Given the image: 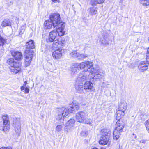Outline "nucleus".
<instances>
[{
  "label": "nucleus",
  "mask_w": 149,
  "mask_h": 149,
  "mask_svg": "<svg viewBox=\"0 0 149 149\" xmlns=\"http://www.w3.org/2000/svg\"><path fill=\"white\" fill-rule=\"evenodd\" d=\"M93 63L90 61H86L79 64V68L81 69H84L82 72L84 73L91 74L93 75L92 78L100 79L104 76V72L102 70L96 69L92 68Z\"/></svg>",
  "instance_id": "1"
},
{
  "label": "nucleus",
  "mask_w": 149,
  "mask_h": 149,
  "mask_svg": "<svg viewBox=\"0 0 149 149\" xmlns=\"http://www.w3.org/2000/svg\"><path fill=\"white\" fill-rule=\"evenodd\" d=\"M26 50L24 56H25V63L26 66L29 65L32 60L34 52L32 49L35 48L34 42L30 40L25 45Z\"/></svg>",
  "instance_id": "2"
},
{
  "label": "nucleus",
  "mask_w": 149,
  "mask_h": 149,
  "mask_svg": "<svg viewBox=\"0 0 149 149\" xmlns=\"http://www.w3.org/2000/svg\"><path fill=\"white\" fill-rule=\"evenodd\" d=\"M49 20L46 21L44 23L45 28L50 29L53 26L55 28L58 22H60V17L58 13H54L51 15L49 17Z\"/></svg>",
  "instance_id": "3"
},
{
  "label": "nucleus",
  "mask_w": 149,
  "mask_h": 149,
  "mask_svg": "<svg viewBox=\"0 0 149 149\" xmlns=\"http://www.w3.org/2000/svg\"><path fill=\"white\" fill-rule=\"evenodd\" d=\"M7 63L11 66L10 70L11 72L16 74L21 70V64L19 62L15 61L13 58H10L7 61Z\"/></svg>",
  "instance_id": "4"
},
{
  "label": "nucleus",
  "mask_w": 149,
  "mask_h": 149,
  "mask_svg": "<svg viewBox=\"0 0 149 149\" xmlns=\"http://www.w3.org/2000/svg\"><path fill=\"white\" fill-rule=\"evenodd\" d=\"M91 77H93V75L91 74L85 73L83 72H81L77 78L76 82L78 84H84H84L88 80H90L91 81L92 79H95L92 78Z\"/></svg>",
  "instance_id": "5"
},
{
  "label": "nucleus",
  "mask_w": 149,
  "mask_h": 149,
  "mask_svg": "<svg viewBox=\"0 0 149 149\" xmlns=\"http://www.w3.org/2000/svg\"><path fill=\"white\" fill-rule=\"evenodd\" d=\"M86 113L82 111L78 112L76 114V118L77 122L87 124H90L89 119L86 118Z\"/></svg>",
  "instance_id": "6"
},
{
  "label": "nucleus",
  "mask_w": 149,
  "mask_h": 149,
  "mask_svg": "<svg viewBox=\"0 0 149 149\" xmlns=\"http://www.w3.org/2000/svg\"><path fill=\"white\" fill-rule=\"evenodd\" d=\"M70 112V109L64 107L58 108L57 111L56 119L63 120V118L67 116Z\"/></svg>",
  "instance_id": "7"
},
{
  "label": "nucleus",
  "mask_w": 149,
  "mask_h": 149,
  "mask_svg": "<svg viewBox=\"0 0 149 149\" xmlns=\"http://www.w3.org/2000/svg\"><path fill=\"white\" fill-rule=\"evenodd\" d=\"M65 26V23L61 21L60 20V22L57 24V25L55 28L56 29V31L57 34H58V36H61L64 35L65 33L64 30V28Z\"/></svg>",
  "instance_id": "8"
},
{
  "label": "nucleus",
  "mask_w": 149,
  "mask_h": 149,
  "mask_svg": "<svg viewBox=\"0 0 149 149\" xmlns=\"http://www.w3.org/2000/svg\"><path fill=\"white\" fill-rule=\"evenodd\" d=\"M20 119L16 118L13 122V126L15 128V131L17 135L19 136L21 132Z\"/></svg>",
  "instance_id": "9"
},
{
  "label": "nucleus",
  "mask_w": 149,
  "mask_h": 149,
  "mask_svg": "<svg viewBox=\"0 0 149 149\" xmlns=\"http://www.w3.org/2000/svg\"><path fill=\"white\" fill-rule=\"evenodd\" d=\"M2 118L3 124V130L4 132H8L10 128L8 117V116L6 115L3 116Z\"/></svg>",
  "instance_id": "10"
},
{
  "label": "nucleus",
  "mask_w": 149,
  "mask_h": 149,
  "mask_svg": "<svg viewBox=\"0 0 149 149\" xmlns=\"http://www.w3.org/2000/svg\"><path fill=\"white\" fill-rule=\"evenodd\" d=\"M75 122L74 119H71L66 123L65 128L67 132H70L73 129Z\"/></svg>",
  "instance_id": "11"
},
{
  "label": "nucleus",
  "mask_w": 149,
  "mask_h": 149,
  "mask_svg": "<svg viewBox=\"0 0 149 149\" xmlns=\"http://www.w3.org/2000/svg\"><path fill=\"white\" fill-rule=\"evenodd\" d=\"M58 36L56 31L54 30L52 31L49 33L48 38L46 40V41L48 43L52 42L58 40Z\"/></svg>",
  "instance_id": "12"
},
{
  "label": "nucleus",
  "mask_w": 149,
  "mask_h": 149,
  "mask_svg": "<svg viewBox=\"0 0 149 149\" xmlns=\"http://www.w3.org/2000/svg\"><path fill=\"white\" fill-rule=\"evenodd\" d=\"M64 50L62 49H58L53 52L52 54V56L54 59L58 60L61 58L63 53Z\"/></svg>",
  "instance_id": "13"
},
{
  "label": "nucleus",
  "mask_w": 149,
  "mask_h": 149,
  "mask_svg": "<svg viewBox=\"0 0 149 149\" xmlns=\"http://www.w3.org/2000/svg\"><path fill=\"white\" fill-rule=\"evenodd\" d=\"M65 43V41L64 38L62 39L61 41L56 40L52 44V47L54 48L61 47L64 46Z\"/></svg>",
  "instance_id": "14"
},
{
  "label": "nucleus",
  "mask_w": 149,
  "mask_h": 149,
  "mask_svg": "<svg viewBox=\"0 0 149 149\" xmlns=\"http://www.w3.org/2000/svg\"><path fill=\"white\" fill-rule=\"evenodd\" d=\"M11 54L16 60L20 61L22 58V53L18 51H13L11 52Z\"/></svg>",
  "instance_id": "15"
},
{
  "label": "nucleus",
  "mask_w": 149,
  "mask_h": 149,
  "mask_svg": "<svg viewBox=\"0 0 149 149\" xmlns=\"http://www.w3.org/2000/svg\"><path fill=\"white\" fill-rule=\"evenodd\" d=\"M91 81H93L91 80ZM83 85L84 89L87 92L91 91L93 88V83L89 81L86 82L84 84H83Z\"/></svg>",
  "instance_id": "16"
},
{
  "label": "nucleus",
  "mask_w": 149,
  "mask_h": 149,
  "mask_svg": "<svg viewBox=\"0 0 149 149\" xmlns=\"http://www.w3.org/2000/svg\"><path fill=\"white\" fill-rule=\"evenodd\" d=\"M118 120L116 123V127L114 130H116L118 132H121L123 131L124 128L123 123L122 121L120 120Z\"/></svg>",
  "instance_id": "17"
},
{
  "label": "nucleus",
  "mask_w": 149,
  "mask_h": 149,
  "mask_svg": "<svg viewBox=\"0 0 149 149\" xmlns=\"http://www.w3.org/2000/svg\"><path fill=\"white\" fill-rule=\"evenodd\" d=\"M75 88L77 92L80 93H84V88L83 84H78L76 82L75 84Z\"/></svg>",
  "instance_id": "18"
},
{
  "label": "nucleus",
  "mask_w": 149,
  "mask_h": 149,
  "mask_svg": "<svg viewBox=\"0 0 149 149\" xmlns=\"http://www.w3.org/2000/svg\"><path fill=\"white\" fill-rule=\"evenodd\" d=\"M100 42L103 46H107L109 44L108 38L107 36H104L101 38L100 40Z\"/></svg>",
  "instance_id": "19"
},
{
  "label": "nucleus",
  "mask_w": 149,
  "mask_h": 149,
  "mask_svg": "<svg viewBox=\"0 0 149 149\" xmlns=\"http://www.w3.org/2000/svg\"><path fill=\"white\" fill-rule=\"evenodd\" d=\"M102 136H103L110 138L111 136V132L108 129H103L101 130Z\"/></svg>",
  "instance_id": "20"
},
{
  "label": "nucleus",
  "mask_w": 149,
  "mask_h": 149,
  "mask_svg": "<svg viewBox=\"0 0 149 149\" xmlns=\"http://www.w3.org/2000/svg\"><path fill=\"white\" fill-rule=\"evenodd\" d=\"M127 104L125 102L121 101L118 104V109L125 111L127 109Z\"/></svg>",
  "instance_id": "21"
},
{
  "label": "nucleus",
  "mask_w": 149,
  "mask_h": 149,
  "mask_svg": "<svg viewBox=\"0 0 149 149\" xmlns=\"http://www.w3.org/2000/svg\"><path fill=\"white\" fill-rule=\"evenodd\" d=\"M12 21L8 19H4L2 22L1 25L4 27L11 26Z\"/></svg>",
  "instance_id": "22"
},
{
  "label": "nucleus",
  "mask_w": 149,
  "mask_h": 149,
  "mask_svg": "<svg viewBox=\"0 0 149 149\" xmlns=\"http://www.w3.org/2000/svg\"><path fill=\"white\" fill-rule=\"evenodd\" d=\"M110 140V138L103 136H101L99 141L100 144L105 145L107 144Z\"/></svg>",
  "instance_id": "23"
},
{
  "label": "nucleus",
  "mask_w": 149,
  "mask_h": 149,
  "mask_svg": "<svg viewBox=\"0 0 149 149\" xmlns=\"http://www.w3.org/2000/svg\"><path fill=\"white\" fill-rule=\"evenodd\" d=\"M125 111L118 110L116 112V118L117 120H120L125 115Z\"/></svg>",
  "instance_id": "24"
},
{
  "label": "nucleus",
  "mask_w": 149,
  "mask_h": 149,
  "mask_svg": "<svg viewBox=\"0 0 149 149\" xmlns=\"http://www.w3.org/2000/svg\"><path fill=\"white\" fill-rule=\"evenodd\" d=\"M88 11L89 14L93 16L97 13V8L94 7H91L88 9Z\"/></svg>",
  "instance_id": "25"
},
{
  "label": "nucleus",
  "mask_w": 149,
  "mask_h": 149,
  "mask_svg": "<svg viewBox=\"0 0 149 149\" xmlns=\"http://www.w3.org/2000/svg\"><path fill=\"white\" fill-rule=\"evenodd\" d=\"M74 67H73L72 69V71L73 74H75L79 71V63H75L74 64Z\"/></svg>",
  "instance_id": "26"
},
{
  "label": "nucleus",
  "mask_w": 149,
  "mask_h": 149,
  "mask_svg": "<svg viewBox=\"0 0 149 149\" xmlns=\"http://www.w3.org/2000/svg\"><path fill=\"white\" fill-rule=\"evenodd\" d=\"M105 0H91V3L92 6H94L98 4L103 3Z\"/></svg>",
  "instance_id": "27"
},
{
  "label": "nucleus",
  "mask_w": 149,
  "mask_h": 149,
  "mask_svg": "<svg viewBox=\"0 0 149 149\" xmlns=\"http://www.w3.org/2000/svg\"><path fill=\"white\" fill-rule=\"evenodd\" d=\"M70 107L72 109L70 110L71 111H73L74 110H78L79 108V104L77 103H73L71 104Z\"/></svg>",
  "instance_id": "28"
},
{
  "label": "nucleus",
  "mask_w": 149,
  "mask_h": 149,
  "mask_svg": "<svg viewBox=\"0 0 149 149\" xmlns=\"http://www.w3.org/2000/svg\"><path fill=\"white\" fill-rule=\"evenodd\" d=\"M120 133L118 132V131H116V130H114L113 133V138L114 139L117 140L120 135Z\"/></svg>",
  "instance_id": "29"
},
{
  "label": "nucleus",
  "mask_w": 149,
  "mask_h": 149,
  "mask_svg": "<svg viewBox=\"0 0 149 149\" xmlns=\"http://www.w3.org/2000/svg\"><path fill=\"white\" fill-rule=\"evenodd\" d=\"M78 59L80 60H83L86 58L88 56V55L87 54H80L79 53Z\"/></svg>",
  "instance_id": "30"
},
{
  "label": "nucleus",
  "mask_w": 149,
  "mask_h": 149,
  "mask_svg": "<svg viewBox=\"0 0 149 149\" xmlns=\"http://www.w3.org/2000/svg\"><path fill=\"white\" fill-rule=\"evenodd\" d=\"M79 53L77 52L76 51H74L70 53L71 56L74 58H78Z\"/></svg>",
  "instance_id": "31"
},
{
  "label": "nucleus",
  "mask_w": 149,
  "mask_h": 149,
  "mask_svg": "<svg viewBox=\"0 0 149 149\" xmlns=\"http://www.w3.org/2000/svg\"><path fill=\"white\" fill-rule=\"evenodd\" d=\"M149 62L147 61V60L146 61H141L140 62L138 66L142 67H148V62Z\"/></svg>",
  "instance_id": "32"
},
{
  "label": "nucleus",
  "mask_w": 149,
  "mask_h": 149,
  "mask_svg": "<svg viewBox=\"0 0 149 149\" xmlns=\"http://www.w3.org/2000/svg\"><path fill=\"white\" fill-rule=\"evenodd\" d=\"M140 2L143 5H149V0H140Z\"/></svg>",
  "instance_id": "33"
},
{
  "label": "nucleus",
  "mask_w": 149,
  "mask_h": 149,
  "mask_svg": "<svg viewBox=\"0 0 149 149\" xmlns=\"http://www.w3.org/2000/svg\"><path fill=\"white\" fill-rule=\"evenodd\" d=\"M138 68L139 71L141 72H143L148 69V67H142L138 66Z\"/></svg>",
  "instance_id": "34"
},
{
  "label": "nucleus",
  "mask_w": 149,
  "mask_h": 149,
  "mask_svg": "<svg viewBox=\"0 0 149 149\" xmlns=\"http://www.w3.org/2000/svg\"><path fill=\"white\" fill-rule=\"evenodd\" d=\"M88 134V132L86 131H83L80 133V135L82 136L86 137Z\"/></svg>",
  "instance_id": "35"
},
{
  "label": "nucleus",
  "mask_w": 149,
  "mask_h": 149,
  "mask_svg": "<svg viewBox=\"0 0 149 149\" xmlns=\"http://www.w3.org/2000/svg\"><path fill=\"white\" fill-rule=\"evenodd\" d=\"M5 40L0 36V46H3Z\"/></svg>",
  "instance_id": "36"
},
{
  "label": "nucleus",
  "mask_w": 149,
  "mask_h": 149,
  "mask_svg": "<svg viewBox=\"0 0 149 149\" xmlns=\"http://www.w3.org/2000/svg\"><path fill=\"white\" fill-rule=\"evenodd\" d=\"M145 124L147 130L149 133V119L147 120L145 122Z\"/></svg>",
  "instance_id": "37"
},
{
  "label": "nucleus",
  "mask_w": 149,
  "mask_h": 149,
  "mask_svg": "<svg viewBox=\"0 0 149 149\" xmlns=\"http://www.w3.org/2000/svg\"><path fill=\"white\" fill-rule=\"evenodd\" d=\"M62 128V126L61 125H58L56 128V130L58 132L60 131Z\"/></svg>",
  "instance_id": "38"
},
{
  "label": "nucleus",
  "mask_w": 149,
  "mask_h": 149,
  "mask_svg": "<svg viewBox=\"0 0 149 149\" xmlns=\"http://www.w3.org/2000/svg\"><path fill=\"white\" fill-rule=\"evenodd\" d=\"M146 60L149 62V48L148 49L147 53L146 55Z\"/></svg>",
  "instance_id": "39"
},
{
  "label": "nucleus",
  "mask_w": 149,
  "mask_h": 149,
  "mask_svg": "<svg viewBox=\"0 0 149 149\" xmlns=\"http://www.w3.org/2000/svg\"><path fill=\"white\" fill-rule=\"evenodd\" d=\"M29 90L27 87H26L25 88V93L27 94L29 93Z\"/></svg>",
  "instance_id": "40"
},
{
  "label": "nucleus",
  "mask_w": 149,
  "mask_h": 149,
  "mask_svg": "<svg viewBox=\"0 0 149 149\" xmlns=\"http://www.w3.org/2000/svg\"><path fill=\"white\" fill-rule=\"evenodd\" d=\"M146 141H147L146 140L142 139V140H141L140 141V143H145L146 142Z\"/></svg>",
  "instance_id": "41"
},
{
  "label": "nucleus",
  "mask_w": 149,
  "mask_h": 149,
  "mask_svg": "<svg viewBox=\"0 0 149 149\" xmlns=\"http://www.w3.org/2000/svg\"><path fill=\"white\" fill-rule=\"evenodd\" d=\"M52 1L54 2V3H56V2H60V0H52Z\"/></svg>",
  "instance_id": "42"
},
{
  "label": "nucleus",
  "mask_w": 149,
  "mask_h": 149,
  "mask_svg": "<svg viewBox=\"0 0 149 149\" xmlns=\"http://www.w3.org/2000/svg\"><path fill=\"white\" fill-rule=\"evenodd\" d=\"M24 89H25L24 87V86H22L21 87V90H24Z\"/></svg>",
  "instance_id": "43"
},
{
  "label": "nucleus",
  "mask_w": 149,
  "mask_h": 149,
  "mask_svg": "<svg viewBox=\"0 0 149 149\" xmlns=\"http://www.w3.org/2000/svg\"><path fill=\"white\" fill-rule=\"evenodd\" d=\"M7 149H12V147L10 146H9L8 147H6Z\"/></svg>",
  "instance_id": "44"
},
{
  "label": "nucleus",
  "mask_w": 149,
  "mask_h": 149,
  "mask_svg": "<svg viewBox=\"0 0 149 149\" xmlns=\"http://www.w3.org/2000/svg\"><path fill=\"white\" fill-rule=\"evenodd\" d=\"M26 84H27V82L26 81H25L24 82V86H26Z\"/></svg>",
  "instance_id": "45"
},
{
  "label": "nucleus",
  "mask_w": 149,
  "mask_h": 149,
  "mask_svg": "<svg viewBox=\"0 0 149 149\" xmlns=\"http://www.w3.org/2000/svg\"><path fill=\"white\" fill-rule=\"evenodd\" d=\"M0 149H7L6 147H2L0 148Z\"/></svg>",
  "instance_id": "46"
},
{
  "label": "nucleus",
  "mask_w": 149,
  "mask_h": 149,
  "mask_svg": "<svg viewBox=\"0 0 149 149\" xmlns=\"http://www.w3.org/2000/svg\"><path fill=\"white\" fill-rule=\"evenodd\" d=\"M92 149H98V148H97L95 147V148H92Z\"/></svg>",
  "instance_id": "47"
},
{
  "label": "nucleus",
  "mask_w": 149,
  "mask_h": 149,
  "mask_svg": "<svg viewBox=\"0 0 149 149\" xmlns=\"http://www.w3.org/2000/svg\"><path fill=\"white\" fill-rule=\"evenodd\" d=\"M148 42L149 43V37H148Z\"/></svg>",
  "instance_id": "48"
},
{
  "label": "nucleus",
  "mask_w": 149,
  "mask_h": 149,
  "mask_svg": "<svg viewBox=\"0 0 149 149\" xmlns=\"http://www.w3.org/2000/svg\"><path fill=\"white\" fill-rule=\"evenodd\" d=\"M85 48H86V47H84V50H85Z\"/></svg>",
  "instance_id": "49"
},
{
  "label": "nucleus",
  "mask_w": 149,
  "mask_h": 149,
  "mask_svg": "<svg viewBox=\"0 0 149 149\" xmlns=\"http://www.w3.org/2000/svg\"><path fill=\"white\" fill-rule=\"evenodd\" d=\"M101 149H105V148H101Z\"/></svg>",
  "instance_id": "50"
}]
</instances>
